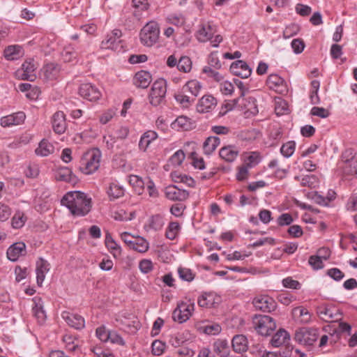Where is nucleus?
<instances>
[{
	"mask_svg": "<svg viewBox=\"0 0 357 357\" xmlns=\"http://www.w3.org/2000/svg\"><path fill=\"white\" fill-rule=\"evenodd\" d=\"M230 71L234 75L243 79L249 77L252 73L251 68L244 61L242 60H238L233 62L230 66Z\"/></svg>",
	"mask_w": 357,
	"mask_h": 357,
	"instance_id": "f3484780",
	"label": "nucleus"
},
{
	"mask_svg": "<svg viewBox=\"0 0 357 357\" xmlns=\"http://www.w3.org/2000/svg\"><path fill=\"white\" fill-rule=\"evenodd\" d=\"M233 350L236 353L243 354L248 349V341L243 335H236L231 340Z\"/></svg>",
	"mask_w": 357,
	"mask_h": 357,
	"instance_id": "393cba45",
	"label": "nucleus"
},
{
	"mask_svg": "<svg viewBox=\"0 0 357 357\" xmlns=\"http://www.w3.org/2000/svg\"><path fill=\"white\" fill-rule=\"evenodd\" d=\"M184 159V152L181 150H178L171 157V162L173 165H180Z\"/></svg>",
	"mask_w": 357,
	"mask_h": 357,
	"instance_id": "0e129e2a",
	"label": "nucleus"
},
{
	"mask_svg": "<svg viewBox=\"0 0 357 357\" xmlns=\"http://www.w3.org/2000/svg\"><path fill=\"white\" fill-rule=\"evenodd\" d=\"M61 317L69 326L75 329L81 330L85 326L84 319L79 314L64 311L61 314Z\"/></svg>",
	"mask_w": 357,
	"mask_h": 357,
	"instance_id": "a211bd4d",
	"label": "nucleus"
},
{
	"mask_svg": "<svg viewBox=\"0 0 357 357\" xmlns=\"http://www.w3.org/2000/svg\"><path fill=\"white\" fill-rule=\"evenodd\" d=\"M266 83L270 89L277 91L284 85V80L277 74H271L268 77Z\"/></svg>",
	"mask_w": 357,
	"mask_h": 357,
	"instance_id": "58836bf2",
	"label": "nucleus"
},
{
	"mask_svg": "<svg viewBox=\"0 0 357 357\" xmlns=\"http://www.w3.org/2000/svg\"><path fill=\"white\" fill-rule=\"evenodd\" d=\"M134 212H131L129 214H127V213L123 209H121L118 211H115L113 214L114 219L119 221L131 220L134 218Z\"/></svg>",
	"mask_w": 357,
	"mask_h": 357,
	"instance_id": "3c124183",
	"label": "nucleus"
},
{
	"mask_svg": "<svg viewBox=\"0 0 357 357\" xmlns=\"http://www.w3.org/2000/svg\"><path fill=\"white\" fill-rule=\"evenodd\" d=\"M54 151V146L48 141L43 139L40 142L38 147L35 150V153L36 155L40 156H47L52 153Z\"/></svg>",
	"mask_w": 357,
	"mask_h": 357,
	"instance_id": "4c0bfd02",
	"label": "nucleus"
},
{
	"mask_svg": "<svg viewBox=\"0 0 357 357\" xmlns=\"http://www.w3.org/2000/svg\"><path fill=\"white\" fill-rule=\"evenodd\" d=\"M172 126L174 128L189 130L193 128L194 123L189 118L181 116L172 123Z\"/></svg>",
	"mask_w": 357,
	"mask_h": 357,
	"instance_id": "72a5a7b5",
	"label": "nucleus"
},
{
	"mask_svg": "<svg viewBox=\"0 0 357 357\" xmlns=\"http://www.w3.org/2000/svg\"><path fill=\"white\" fill-rule=\"evenodd\" d=\"M213 349L220 357H228L230 353L228 342L223 340H218L215 342Z\"/></svg>",
	"mask_w": 357,
	"mask_h": 357,
	"instance_id": "e433bc0d",
	"label": "nucleus"
},
{
	"mask_svg": "<svg viewBox=\"0 0 357 357\" xmlns=\"http://www.w3.org/2000/svg\"><path fill=\"white\" fill-rule=\"evenodd\" d=\"M22 56V47L19 45H10L4 50V56L7 60H17Z\"/></svg>",
	"mask_w": 357,
	"mask_h": 357,
	"instance_id": "c9c22d12",
	"label": "nucleus"
},
{
	"mask_svg": "<svg viewBox=\"0 0 357 357\" xmlns=\"http://www.w3.org/2000/svg\"><path fill=\"white\" fill-rule=\"evenodd\" d=\"M165 349V344L160 340H155L152 343V353L154 355L160 356Z\"/></svg>",
	"mask_w": 357,
	"mask_h": 357,
	"instance_id": "4d7b16f0",
	"label": "nucleus"
},
{
	"mask_svg": "<svg viewBox=\"0 0 357 357\" xmlns=\"http://www.w3.org/2000/svg\"><path fill=\"white\" fill-rule=\"evenodd\" d=\"M160 29L155 22H148L140 31L141 43L147 47L155 45L159 39Z\"/></svg>",
	"mask_w": 357,
	"mask_h": 357,
	"instance_id": "7ed1b4c3",
	"label": "nucleus"
},
{
	"mask_svg": "<svg viewBox=\"0 0 357 357\" xmlns=\"http://www.w3.org/2000/svg\"><path fill=\"white\" fill-rule=\"evenodd\" d=\"M36 66L33 61L28 60L24 61L21 69L18 70L17 73L22 79L33 82L36 78Z\"/></svg>",
	"mask_w": 357,
	"mask_h": 357,
	"instance_id": "ddd939ff",
	"label": "nucleus"
},
{
	"mask_svg": "<svg viewBox=\"0 0 357 357\" xmlns=\"http://www.w3.org/2000/svg\"><path fill=\"white\" fill-rule=\"evenodd\" d=\"M167 93V82L164 79L156 80L152 85L149 95L150 102L154 106L161 104Z\"/></svg>",
	"mask_w": 357,
	"mask_h": 357,
	"instance_id": "0eeeda50",
	"label": "nucleus"
},
{
	"mask_svg": "<svg viewBox=\"0 0 357 357\" xmlns=\"http://www.w3.org/2000/svg\"><path fill=\"white\" fill-rule=\"evenodd\" d=\"M220 302V296L212 292L203 294L197 301L199 306L206 308L213 307Z\"/></svg>",
	"mask_w": 357,
	"mask_h": 357,
	"instance_id": "412c9836",
	"label": "nucleus"
},
{
	"mask_svg": "<svg viewBox=\"0 0 357 357\" xmlns=\"http://www.w3.org/2000/svg\"><path fill=\"white\" fill-rule=\"evenodd\" d=\"M293 220V218L289 213H282L278 218V224L280 226L289 225Z\"/></svg>",
	"mask_w": 357,
	"mask_h": 357,
	"instance_id": "e2e57ef3",
	"label": "nucleus"
},
{
	"mask_svg": "<svg viewBox=\"0 0 357 357\" xmlns=\"http://www.w3.org/2000/svg\"><path fill=\"white\" fill-rule=\"evenodd\" d=\"M63 205L66 206L73 215L84 216L91 210V199L84 192L73 191L68 192L61 199Z\"/></svg>",
	"mask_w": 357,
	"mask_h": 357,
	"instance_id": "f257e3e1",
	"label": "nucleus"
},
{
	"mask_svg": "<svg viewBox=\"0 0 357 357\" xmlns=\"http://www.w3.org/2000/svg\"><path fill=\"white\" fill-rule=\"evenodd\" d=\"M238 153V149L232 145L224 146L221 148L219 151L220 158L228 162L234 161Z\"/></svg>",
	"mask_w": 357,
	"mask_h": 357,
	"instance_id": "bb28decb",
	"label": "nucleus"
},
{
	"mask_svg": "<svg viewBox=\"0 0 357 357\" xmlns=\"http://www.w3.org/2000/svg\"><path fill=\"white\" fill-rule=\"evenodd\" d=\"M61 56L64 62H71L77 59V52L72 45H68L64 47Z\"/></svg>",
	"mask_w": 357,
	"mask_h": 357,
	"instance_id": "37998d69",
	"label": "nucleus"
},
{
	"mask_svg": "<svg viewBox=\"0 0 357 357\" xmlns=\"http://www.w3.org/2000/svg\"><path fill=\"white\" fill-rule=\"evenodd\" d=\"M317 178L314 175L305 176L302 178L301 184L310 188H314L317 184Z\"/></svg>",
	"mask_w": 357,
	"mask_h": 357,
	"instance_id": "052dcab7",
	"label": "nucleus"
},
{
	"mask_svg": "<svg viewBox=\"0 0 357 357\" xmlns=\"http://www.w3.org/2000/svg\"><path fill=\"white\" fill-rule=\"evenodd\" d=\"M158 138V134L153 130L145 132L141 137L139 142V149L146 151L150 144Z\"/></svg>",
	"mask_w": 357,
	"mask_h": 357,
	"instance_id": "c85d7f7f",
	"label": "nucleus"
},
{
	"mask_svg": "<svg viewBox=\"0 0 357 357\" xmlns=\"http://www.w3.org/2000/svg\"><path fill=\"white\" fill-rule=\"evenodd\" d=\"M216 32L215 27L210 22L202 23L196 33L197 39L202 43L211 40Z\"/></svg>",
	"mask_w": 357,
	"mask_h": 357,
	"instance_id": "dca6fc26",
	"label": "nucleus"
},
{
	"mask_svg": "<svg viewBox=\"0 0 357 357\" xmlns=\"http://www.w3.org/2000/svg\"><path fill=\"white\" fill-rule=\"evenodd\" d=\"M165 195L167 199L171 201L183 202L189 197V192L185 190H182L172 185L165 188Z\"/></svg>",
	"mask_w": 357,
	"mask_h": 357,
	"instance_id": "2eb2a0df",
	"label": "nucleus"
},
{
	"mask_svg": "<svg viewBox=\"0 0 357 357\" xmlns=\"http://www.w3.org/2000/svg\"><path fill=\"white\" fill-rule=\"evenodd\" d=\"M178 70L183 73H188L192 68V61L188 56H181L177 64Z\"/></svg>",
	"mask_w": 357,
	"mask_h": 357,
	"instance_id": "09e8293b",
	"label": "nucleus"
},
{
	"mask_svg": "<svg viewBox=\"0 0 357 357\" xmlns=\"http://www.w3.org/2000/svg\"><path fill=\"white\" fill-rule=\"evenodd\" d=\"M72 176L73 174L71 170L67 167L59 168L55 174L56 180L66 182L73 181Z\"/></svg>",
	"mask_w": 357,
	"mask_h": 357,
	"instance_id": "c03bdc74",
	"label": "nucleus"
},
{
	"mask_svg": "<svg viewBox=\"0 0 357 357\" xmlns=\"http://www.w3.org/2000/svg\"><path fill=\"white\" fill-rule=\"evenodd\" d=\"M107 194L111 200L118 199L123 196L124 189L122 186L113 183L110 184Z\"/></svg>",
	"mask_w": 357,
	"mask_h": 357,
	"instance_id": "79ce46f5",
	"label": "nucleus"
},
{
	"mask_svg": "<svg viewBox=\"0 0 357 357\" xmlns=\"http://www.w3.org/2000/svg\"><path fill=\"white\" fill-rule=\"evenodd\" d=\"M10 215V208L7 205L0 203V220L2 222L7 220Z\"/></svg>",
	"mask_w": 357,
	"mask_h": 357,
	"instance_id": "680f3d73",
	"label": "nucleus"
},
{
	"mask_svg": "<svg viewBox=\"0 0 357 357\" xmlns=\"http://www.w3.org/2000/svg\"><path fill=\"white\" fill-rule=\"evenodd\" d=\"M252 322L255 329L264 336L270 335L276 328L273 319L267 315H255Z\"/></svg>",
	"mask_w": 357,
	"mask_h": 357,
	"instance_id": "39448f33",
	"label": "nucleus"
},
{
	"mask_svg": "<svg viewBox=\"0 0 357 357\" xmlns=\"http://www.w3.org/2000/svg\"><path fill=\"white\" fill-rule=\"evenodd\" d=\"M327 273L331 278L336 281H340L344 277V274L337 268L329 269Z\"/></svg>",
	"mask_w": 357,
	"mask_h": 357,
	"instance_id": "774afa93",
	"label": "nucleus"
},
{
	"mask_svg": "<svg viewBox=\"0 0 357 357\" xmlns=\"http://www.w3.org/2000/svg\"><path fill=\"white\" fill-rule=\"evenodd\" d=\"M287 103L286 102V101L281 99L276 101L275 111L278 116L284 114L287 112Z\"/></svg>",
	"mask_w": 357,
	"mask_h": 357,
	"instance_id": "6e6d98bb",
	"label": "nucleus"
},
{
	"mask_svg": "<svg viewBox=\"0 0 357 357\" xmlns=\"http://www.w3.org/2000/svg\"><path fill=\"white\" fill-rule=\"evenodd\" d=\"M220 138L215 136L208 137L203 144L204 153L206 155L211 154L220 144Z\"/></svg>",
	"mask_w": 357,
	"mask_h": 357,
	"instance_id": "f704fd0d",
	"label": "nucleus"
},
{
	"mask_svg": "<svg viewBox=\"0 0 357 357\" xmlns=\"http://www.w3.org/2000/svg\"><path fill=\"white\" fill-rule=\"evenodd\" d=\"M175 98L177 102H180L184 107H188V105H190L195 100L188 93H184L183 89L181 93L175 95Z\"/></svg>",
	"mask_w": 357,
	"mask_h": 357,
	"instance_id": "49530a36",
	"label": "nucleus"
},
{
	"mask_svg": "<svg viewBox=\"0 0 357 357\" xmlns=\"http://www.w3.org/2000/svg\"><path fill=\"white\" fill-rule=\"evenodd\" d=\"M300 28L299 26L296 24H291L287 26L283 31V36L285 38H291L298 33Z\"/></svg>",
	"mask_w": 357,
	"mask_h": 357,
	"instance_id": "864d4df0",
	"label": "nucleus"
},
{
	"mask_svg": "<svg viewBox=\"0 0 357 357\" xmlns=\"http://www.w3.org/2000/svg\"><path fill=\"white\" fill-rule=\"evenodd\" d=\"M109 331H107L104 326H101L96 329V333L97 337L102 342H107L109 338Z\"/></svg>",
	"mask_w": 357,
	"mask_h": 357,
	"instance_id": "5fc2aeb1",
	"label": "nucleus"
},
{
	"mask_svg": "<svg viewBox=\"0 0 357 357\" xmlns=\"http://www.w3.org/2000/svg\"><path fill=\"white\" fill-rule=\"evenodd\" d=\"M289 333L284 329H280L278 332L273 336L271 343L272 346L275 347H279L286 343L289 340Z\"/></svg>",
	"mask_w": 357,
	"mask_h": 357,
	"instance_id": "c756f323",
	"label": "nucleus"
},
{
	"mask_svg": "<svg viewBox=\"0 0 357 357\" xmlns=\"http://www.w3.org/2000/svg\"><path fill=\"white\" fill-rule=\"evenodd\" d=\"M291 45L296 54L301 53L305 47L304 42L299 38L294 39Z\"/></svg>",
	"mask_w": 357,
	"mask_h": 357,
	"instance_id": "338daca9",
	"label": "nucleus"
},
{
	"mask_svg": "<svg viewBox=\"0 0 357 357\" xmlns=\"http://www.w3.org/2000/svg\"><path fill=\"white\" fill-rule=\"evenodd\" d=\"M311 114L324 119L329 116L330 112L324 107H314L311 109Z\"/></svg>",
	"mask_w": 357,
	"mask_h": 357,
	"instance_id": "13d9d810",
	"label": "nucleus"
},
{
	"mask_svg": "<svg viewBox=\"0 0 357 357\" xmlns=\"http://www.w3.org/2000/svg\"><path fill=\"white\" fill-rule=\"evenodd\" d=\"M26 217L21 211H17L12 218V225L15 229H19L23 227L26 222Z\"/></svg>",
	"mask_w": 357,
	"mask_h": 357,
	"instance_id": "8fccbe9b",
	"label": "nucleus"
},
{
	"mask_svg": "<svg viewBox=\"0 0 357 357\" xmlns=\"http://www.w3.org/2000/svg\"><path fill=\"white\" fill-rule=\"evenodd\" d=\"M26 115L22 112H16L1 118L0 124L2 127L17 126L24 123Z\"/></svg>",
	"mask_w": 357,
	"mask_h": 357,
	"instance_id": "6ab92c4d",
	"label": "nucleus"
},
{
	"mask_svg": "<svg viewBox=\"0 0 357 357\" xmlns=\"http://www.w3.org/2000/svg\"><path fill=\"white\" fill-rule=\"evenodd\" d=\"M318 331L313 328H302L295 333V340L304 345H312L318 338Z\"/></svg>",
	"mask_w": 357,
	"mask_h": 357,
	"instance_id": "9d476101",
	"label": "nucleus"
},
{
	"mask_svg": "<svg viewBox=\"0 0 357 357\" xmlns=\"http://www.w3.org/2000/svg\"><path fill=\"white\" fill-rule=\"evenodd\" d=\"M167 21L169 24L177 26H181L185 22L184 17L182 15L177 14H173L168 16Z\"/></svg>",
	"mask_w": 357,
	"mask_h": 357,
	"instance_id": "603ef678",
	"label": "nucleus"
},
{
	"mask_svg": "<svg viewBox=\"0 0 357 357\" xmlns=\"http://www.w3.org/2000/svg\"><path fill=\"white\" fill-rule=\"evenodd\" d=\"M202 71L203 73L207 74L208 77L213 78L217 82L221 81L223 78L218 71L213 70L209 66H205Z\"/></svg>",
	"mask_w": 357,
	"mask_h": 357,
	"instance_id": "bf43d9fd",
	"label": "nucleus"
},
{
	"mask_svg": "<svg viewBox=\"0 0 357 357\" xmlns=\"http://www.w3.org/2000/svg\"><path fill=\"white\" fill-rule=\"evenodd\" d=\"M79 93L82 98L89 101L98 100L101 96L99 89L90 83L81 84L79 88Z\"/></svg>",
	"mask_w": 357,
	"mask_h": 357,
	"instance_id": "4468645a",
	"label": "nucleus"
},
{
	"mask_svg": "<svg viewBox=\"0 0 357 357\" xmlns=\"http://www.w3.org/2000/svg\"><path fill=\"white\" fill-rule=\"evenodd\" d=\"M195 310V303L190 299L178 303L173 311L172 318L175 321L183 323L188 320Z\"/></svg>",
	"mask_w": 357,
	"mask_h": 357,
	"instance_id": "423d86ee",
	"label": "nucleus"
},
{
	"mask_svg": "<svg viewBox=\"0 0 357 357\" xmlns=\"http://www.w3.org/2000/svg\"><path fill=\"white\" fill-rule=\"evenodd\" d=\"M339 167L344 174H357V155L354 149H349L342 153Z\"/></svg>",
	"mask_w": 357,
	"mask_h": 357,
	"instance_id": "20e7f679",
	"label": "nucleus"
},
{
	"mask_svg": "<svg viewBox=\"0 0 357 357\" xmlns=\"http://www.w3.org/2000/svg\"><path fill=\"white\" fill-rule=\"evenodd\" d=\"M49 264L43 259L37 261L36 280L38 285H41L45 278V273L49 271Z\"/></svg>",
	"mask_w": 357,
	"mask_h": 357,
	"instance_id": "7c9ffc66",
	"label": "nucleus"
},
{
	"mask_svg": "<svg viewBox=\"0 0 357 357\" xmlns=\"http://www.w3.org/2000/svg\"><path fill=\"white\" fill-rule=\"evenodd\" d=\"M52 128L57 134L65 132L67 128L66 115L61 111H58L54 114L52 118Z\"/></svg>",
	"mask_w": 357,
	"mask_h": 357,
	"instance_id": "aec40b11",
	"label": "nucleus"
},
{
	"mask_svg": "<svg viewBox=\"0 0 357 357\" xmlns=\"http://www.w3.org/2000/svg\"><path fill=\"white\" fill-rule=\"evenodd\" d=\"M181 229L178 222H171L166 230V237L170 240H174L179 233Z\"/></svg>",
	"mask_w": 357,
	"mask_h": 357,
	"instance_id": "a18cd8bd",
	"label": "nucleus"
},
{
	"mask_svg": "<svg viewBox=\"0 0 357 357\" xmlns=\"http://www.w3.org/2000/svg\"><path fill=\"white\" fill-rule=\"evenodd\" d=\"M152 81L151 75L148 71L141 70L137 72L134 78L133 83L138 88H147Z\"/></svg>",
	"mask_w": 357,
	"mask_h": 357,
	"instance_id": "b1692460",
	"label": "nucleus"
},
{
	"mask_svg": "<svg viewBox=\"0 0 357 357\" xmlns=\"http://www.w3.org/2000/svg\"><path fill=\"white\" fill-rule=\"evenodd\" d=\"M8 259L12 261H17L20 257L25 255L26 245L23 242H17L10 245L7 250Z\"/></svg>",
	"mask_w": 357,
	"mask_h": 357,
	"instance_id": "5701e85b",
	"label": "nucleus"
},
{
	"mask_svg": "<svg viewBox=\"0 0 357 357\" xmlns=\"http://www.w3.org/2000/svg\"><path fill=\"white\" fill-rule=\"evenodd\" d=\"M217 105L216 99L211 95H204L197 104V110L199 113L209 112Z\"/></svg>",
	"mask_w": 357,
	"mask_h": 357,
	"instance_id": "4be33fe9",
	"label": "nucleus"
},
{
	"mask_svg": "<svg viewBox=\"0 0 357 357\" xmlns=\"http://www.w3.org/2000/svg\"><path fill=\"white\" fill-rule=\"evenodd\" d=\"M59 68L54 63L47 64L43 68L44 76L47 79L52 80L57 77Z\"/></svg>",
	"mask_w": 357,
	"mask_h": 357,
	"instance_id": "ea45409f",
	"label": "nucleus"
},
{
	"mask_svg": "<svg viewBox=\"0 0 357 357\" xmlns=\"http://www.w3.org/2000/svg\"><path fill=\"white\" fill-rule=\"evenodd\" d=\"M252 303L256 309L264 312H271L276 307L275 301L271 297L266 295L255 297Z\"/></svg>",
	"mask_w": 357,
	"mask_h": 357,
	"instance_id": "9b49d317",
	"label": "nucleus"
},
{
	"mask_svg": "<svg viewBox=\"0 0 357 357\" xmlns=\"http://www.w3.org/2000/svg\"><path fill=\"white\" fill-rule=\"evenodd\" d=\"M101 153L99 149H93L86 152L81 159L80 169L86 174H91L100 167Z\"/></svg>",
	"mask_w": 357,
	"mask_h": 357,
	"instance_id": "f03ea898",
	"label": "nucleus"
},
{
	"mask_svg": "<svg viewBox=\"0 0 357 357\" xmlns=\"http://www.w3.org/2000/svg\"><path fill=\"white\" fill-rule=\"evenodd\" d=\"M130 248L139 252H145L149 249V243L146 240L142 237L137 236L130 247Z\"/></svg>",
	"mask_w": 357,
	"mask_h": 357,
	"instance_id": "a19ab883",
	"label": "nucleus"
},
{
	"mask_svg": "<svg viewBox=\"0 0 357 357\" xmlns=\"http://www.w3.org/2000/svg\"><path fill=\"white\" fill-rule=\"evenodd\" d=\"M233 106L238 107L241 109H245V112H249L252 114L258 113V109L256 105V100L252 97L245 98L244 97H239L233 100Z\"/></svg>",
	"mask_w": 357,
	"mask_h": 357,
	"instance_id": "f8f14e48",
	"label": "nucleus"
},
{
	"mask_svg": "<svg viewBox=\"0 0 357 357\" xmlns=\"http://www.w3.org/2000/svg\"><path fill=\"white\" fill-rule=\"evenodd\" d=\"M291 314L293 319L301 324H308L311 321L310 312L302 306L294 307Z\"/></svg>",
	"mask_w": 357,
	"mask_h": 357,
	"instance_id": "a878e982",
	"label": "nucleus"
},
{
	"mask_svg": "<svg viewBox=\"0 0 357 357\" xmlns=\"http://www.w3.org/2000/svg\"><path fill=\"white\" fill-rule=\"evenodd\" d=\"M35 305L32 308L34 317L40 324H43L46 319V314L43 310L40 298H34Z\"/></svg>",
	"mask_w": 357,
	"mask_h": 357,
	"instance_id": "473e14b6",
	"label": "nucleus"
},
{
	"mask_svg": "<svg viewBox=\"0 0 357 357\" xmlns=\"http://www.w3.org/2000/svg\"><path fill=\"white\" fill-rule=\"evenodd\" d=\"M296 149V143L294 141H289L284 144L280 148L281 154L285 158L291 157Z\"/></svg>",
	"mask_w": 357,
	"mask_h": 357,
	"instance_id": "de8ad7c7",
	"label": "nucleus"
},
{
	"mask_svg": "<svg viewBox=\"0 0 357 357\" xmlns=\"http://www.w3.org/2000/svg\"><path fill=\"white\" fill-rule=\"evenodd\" d=\"M317 314L326 322H334L341 319L342 314L332 305H321L316 308Z\"/></svg>",
	"mask_w": 357,
	"mask_h": 357,
	"instance_id": "1a4fd4ad",
	"label": "nucleus"
},
{
	"mask_svg": "<svg viewBox=\"0 0 357 357\" xmlns=\"http://www.w3.org/2000/svg\"><path fill=\"white\" fill-rule=\"evenodd\" d=\"M121 37L122 31L119 29H114L102 41L101 48L121 51L123 48Z\"/></svg>",
	"mask_w": 357,
	"mask_h": 357,
	"instance_id": "6e6552de",
	"label": "nucleus"
},
{
	"mask_svg": "<svg viewBox=\"0 0 357 357\" xmlns=\"http://www.w3.org/2000/svg\"><path fill=\"white\" fill-rule=\"evenodd\" d=\"M202 89V85L199 82L192 79L188 81L183 86V90L184 93L190 94L195 99L199 93Z\"/></svg>",
	"mask_w": 357,
	"mask_h": 357,
	"instance_id": "2f4dec72",
	"label": "nucleus"
},
{
	"mask_svg": "<svg viewBox=\"0 0 357 357\" xmlns=\"http://www.w3.org/2000/svg\"><path fill=\"white\" fill-rule=\"evenodd\" d=\"M140 271L144 273H148L153 269V263L149 259H142L139 264Z\"/></svg>",
	"mask_w": 357,
	"mask_h": 357,
	"instance_id": "69168bd1",
	"label": "nucleus"
},
{
	"mask_svg": "<svg viewBox=\"0 0 357 357\" xmlns=\"http://www.w3.org/2000/svg\"><path fill=\"white\" fill-rule=\"evenodd\" d=\"M164 225L165 222L162 216L156 214L149 218L146 224L144 225V228L146 231H159L162 229Z\"/></svg>",
	"mask_w": 357,
	"mask_h": 357,
	"instance_id": "cd10ccee",
	"label": "nucleus"
}]
</instances>
